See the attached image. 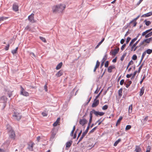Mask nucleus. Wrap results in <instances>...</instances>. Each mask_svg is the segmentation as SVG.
<instances>
[{"label":"nucleus","instance_id":"nucleus-20","mask_svg":"<svg viewBox=\"0 0 152 152\" xmlns=\"http://www.w3.org/2000/svg\"><path fill=\"white\" fill-rule=\"evenodd\" d=\"M72 142V141H68V142H67L66 144V148H69L71 145Z\"/></svg>","mask_w":152,"mask_h":152},{"label":"nucleus","instance_id":"nucleus-22","mask_svg":"<svg viewBox=\"0 0 152 152\" xmlns=\"http://www.w3.org/2000/svg\"><path fill=\"white\" fill-rule=\"evenodd\" d=\"M141 148H140V146L139 145H136V148L135 149V151L136 152H140L141 151Z\"/></svg>","mask_w":152,"mask_h":152},{"label":"nucleus","instance_id":"nucleus-52","mask_svg":"<svg viewBox=\"0 0 152 152\" xmlns=\"http://www.w3.org/2000/svg\"><path fill=\"white\" fill-rule=\"evenodd\" d=\"M102 91V89L101 90L100 92L95 97V99H97L99 97Z\"/></svg>","mask_w":152,"mask_h":152},{"label":"nucleus","instance_id":"nucleus-60","mask_svg":"<svg viewBox=\"0 0 152 152\" xmlns=\"http://www.w3.org/2000/svg\"><path fill=\"white\" fill-rule=\"evenodd\" d=\"M142 67L141 66H140L139 69H138V70L137 71V72L138 73H140V71H141V70L142 69Z\"/></svg>","mask_w":152,"mask_h":152},{"label":"nucleus","instance_id":"nucleus-17","mask_svg":"<svg viewBox=\"0 0 152 152\" xmlns=\"http://www.w3.org/2000/svg\"><path fill=\"white\" fill-rule=\"evenodd\" d=\"M140 39H139L132 46L130 50L131 51H133V49L136 46V45L140 41Z\"/></svg>","mask_w":152,"mask_h":152},{"label":"nucleus","instance_id":"nucleus-45","mask_svg":"<svg viewBox=\"0 0 152 152\" xmlns=\"http://www.w3.org/2000/svg\"><path fill=\"white\" fill-rule=\"evenodd\" d=\"M108 108V106L107 105H104L102 107V109L104 110H107Z\"/></svg>","mask_w":152,"mask_h":152},{"label":"nucleus","instance_id":"nucleus-23","mask_svg":"<svg viewBox=\"0 0 152 152\" xmlns=\"http://www.w3.org/2000/svg\"><path fill=\"white\" fill-rule=\"evenodd\" d=\"M63 63L62 62H61L57 66L56 69L57 70H58L60 69L62 66Z\"/></svg>","mask_w":152,"mask_h":152},{"label":"nucleus","instance_id":"nucleus-29","mask_svg":"<svg viewBox=\"0 0 152 152\" xmlns=\"http://www.w3.org/2000/svg\"><path fill=\"white\" fill-rule=\"evenodd\" d=\"M107 56L106 53H105V55L104 56L102 60V61H103L104 62L107 59Z\"/></svg>","mask_w":152,"mask_h":152},{"label":"nucleus","instance_id":"nucleus-14","mask_svg":"<svg viewBox=\"0 0 152 152\" xmlns=\"http://www.w3.org/2000/svg\"><path fill=\"white\" fill-rule=\"evenodd\" d=\"M54 129H53V130L51 131L52 134L50 137V140H53V138L55 137L56 134V132H55V130Z\"/></svg>","mask_w":152,"mask_h":152},{"label":"nucleus","instance_id":"nucleus-54","mask_svg":"<svg viewBox=\"0 0 152 152\" xmlns=\"http://www.w3.org/2000/svg\"><path fill=\"white\" fill-rule=\"evenodd\" d=\"M132 75V73L130 74H127L126 75V77L127 78H129Z\"/></svg>","mask_w":152,"mask_h":152},{"label":"nucleus","instance_id":"nucleus-27","mask_svg":"<svg viewBox=\"0 0 152 152\" xmlns=\"http://www.w3.org/2000/svg\"><path fill=\"white\" fill-rule=\"evenodd\" d=\"M132 104H131L129 106L128 110V113H130L132 112Z\"/></svg>","mask_w":152,"mask_h":152},{"label":"nucleus","instance_id":"nucleus-63","mask_svg":"<svg viewBox=\"0 0 152 152\" xmlns=\"http://www.w3.org/2000/svg\"><path fill=\"white\" fill-rule=\"evenodd\" d=\"M58 124V123L57 122V121H56L53 124V126H56Z\"/></svg>","mask_w":152,"mask_h":152},{"label":"nucleus","instance_id":"nucleus-32","mask_svg":"<svg viewBox=\"0 0 152 152\" xmlns=\"http://www.w3.org/2000/svg\"><path fill=\"white\" fill-rule=\"evenodd\" d=\"M143 42H144V43L145 42H146L147 43H149L150 42L149 38L145 39L143 41Z\"/></svg>","mask_w":152,"mask_h":152},{"label":"nucleus","instance_id":"nucleus-56","mask_svg":"<svg viewBox=\"0 0 152 152\" xmlns=\"http://www.w3.org/2000/svg\"><path fill=\"white\" fill-rule=\"evenodd\" d=\"M125 39H122L121 41H120V43L121 44H124V42H125Z\"/></svg>","mask_w":152,"mask_h":152},{"label":"nucleus","instance_id":"nucleus-33","mask_svg":"<svg viewBox=\"0 0 152 152\" xmlns=\"http://www.w3.org/2000/svg\"><path fill=\"white\" fill-rule=\"evenodd\" d=\"M152 35V31L149 32L145 36V37L146 38L151 37Z\"/></svg>","mask_w":152,"mask_h":152},{"label":"nucleus","instance_id":"nucleus-30","mask_svg":"<svg viewBox=\"0 0 152 152\" xmlns=\"http://www.w3.org/2000/svg\"><path fill=\"white\" fill-rule=\"evenodd\" d=\"M121 141V139L119 138V139H118L114 143V146H117V145L118 144L119 142H120Z\"/></svg>","mask_w":152,"mask_h":152},{"label":"nucleus","instance_id":"nucleus-24","mask_svg":"<svg viewBox=\"0 0 152 152\" xmlns=\"http://www.w3.org/2000/svg\"><path fill=\"white\" fill-rule=\"evenodd\" d=\"M152 30V28L148 29V30H146L145 31L143 32L142 34V36H144V35L145 36V35L146 34L148 33L149 32L151 31Z\"/></svg>","mask_w":152,"mask_h":152},{"label":"nucleus","instance_id":"nucleus-21","mask_svg":"<svg viewBox=\"0 0 152 152\" xmlns=\"http://www.w3.org/2000/svg\"><path fill=\"white\" fill-rule=\"evenodd\" d=\"M126 81H128V83L125 85L126 87V88H128L130 85L132 83V81L131 80H130L129 79H127L126 80Z\"/></svg>","mask_w":152,"mask_h":152},{"label":"nucleus","instance_id":"nucleus-12","mask_svg":"<svg viewBox=\"0 0 152 152\" xmlns=\"http://www.w3.org/2000/svg\"><path fill=\"white\" fill-rule=\"evenodd\" d=\"M90 128V126H88L86 128V129L85 130V132H83L82 134V135L81 137L82 138H83L84 137L86 134H87L88 130Z\"/></svg>","mask_w":152,"mask_h":152},{"label":"nucleus","instance_id":"nucleus-57","mask_svg":"<svg viewBox=\"0 0 152 152\" xmlns=\"http://www.w3.org/2000/svg\"><path fill=\"white\" fill-rule=\"evenodd\" d=\"M11 53L13 54L14 55L17 53V52L16 51L15 49H14L11 51Z\"/></svg>","mask_w":152,"mask_h":152},{"label":"nucleus","instance_id":"nucleus-61","mask_svg":"<svg viewBox=\"0 0 152 152\" xmlns=\"http://www.w3.org/2000/svg\"><path fill=\"white\" fill-rule=\"evenodd\" d=\"M44 88L45 90V91H48V87L47 86V84H46L44 86Z\"/></svg>","mask_w":152,"mask_h":152},{"label":"nucleus","instance_id":"nucleus-26","mask_svg":"<svg viewBox=\"0 0 152 152\" xmlns=\"http://www.w3.org/2000/svg\"><path fill=\"white\" fill-rule=\"evenodd\" d=\"M123 91V89L121 88L118 91V95L120 97H121L122 96V92Z\"/></svg>","mask_w":152,"mask_h":152},{"label":"nucleus","instance_id":"nucleus-44","mask_svg":"<svg viewBox=\"0 0 152 152\" xmlns=\"http://www.w3.org/2000/svg\"><path fill=\"white\" fill-rule=\"evenodd\" d=\"M25 30L30 31L31 30V27L28 26H27L25 28Z\"/></svg>","mask_w":152,"mask_h":152},{"label":"nucleus","instance_id":"nucleus-58","mask_svg":"<svg viewBox=\"0 0 152 152\" xmlns=\"http://www.w3.org/2000/svg\"><path fill=\"white\" fill-rule=\"evenodd\" d=\"M42 114L43 116H46L48 115L47 113L45 112H42Z\"/></svg>","mask_w":152,"mask_h":152},{"label":"nucleus","instance_id":"nucleus-8","mask_svg":"<svg viewBox=\"0 0 152 152\" xmlns=\"http://www.w3.org/2000/svg\"><path fill=\"white\" fill-rule=\"evenodd\" d=\"M12 116L15 117L16 119L18 121L20 120L22 117V116L19 113H14Z\"/></svg>","mask_w":152,"mask_h":152},{"label":"nucleus","instance_id":"nucleus-49","mask_svg":"<svg viewBox=\"0 0 152 152\" xmlns=\"http://www.w3.org/2000/svg\"><path fill=\"white\" fill-rule=\"evenodd\" d=\"M122 118L123 117L122 116H120L119 118V119L117 121V123H118L119 124L120 123L122 119Z\"/></svg>","mask_w":152,"mask_h":152},{"label":"nucleus","instance_id":"nucleus-38","mask_svg":"<svg viewBox=\"0 0 152 152\" xmlns=\"http://www.w3.org/2000/svg\"><path fill=\"white\" fill-rule=\"evenodd\" d=\"M134 62L132 60L130 61L129 63H128V66L127 67L126 69H127L129 66H130L131 65H132L133 64Z\"/></svg>","mask_w":152,"mask_h":152},{"label":"nucleus","instance_id":"nucleus-4","mask_svg":"<svg viewBox=\"0 0 152 152\" xmlns=\"http://www.w3.org/2000/svg\"><path fill=\"white\" fill-rule=\"evenodd\" d=\"M21 88L20 94L26 96H28V93L24 90L22 86H21Z\"/></svg>","mask_w":152,"mask_h":152},{"label":"nucleus","instance_id":"nucleus-40","mask_svg":"<svg viewBox=\"0 0 152 152\" xmlns=\"http://www.w3.org/2000/svg\"><path fill=\"white\" fill-rule=\"evenodd\" d=\"M39 38L41 40H42L45 43L46 42V39L44 37H40Z\"/></svg>","mask_w":152,"mask_h":152},{"label":"nucleus","instance_id":"nucleus-50","mask_svg":"<svg viewBox=\"0 0 152 152\" xmlns=\"http://www.w3.org/2000/svg\"><path fill=\"white\" fill-rule=\"evenodd\" d=\"M126 44L124 43L123 44V45L122 46L121 48V50L123 51L124 49V48L126 47Z\"/></svg>","mask_w":152,"mask_h":152},{"label":"nucleus","instance_id":"nucleus-62","mask_svg":"<svg viewBox=\"0 0 152 152\" xmlns=\"http://www.w3.org/2000/svg\"><path fill=\"white\" fill-rule=\"evenodd\" d=\"M82 130H81L80 132H79V133L78 135H77V139H78V138L80 137V136L81 134H82Z\"/></svg>","mask_w":152,"mask_h":152},{"label":"nucleus","instance_id":"nucleus-59","mask_svg":"<svg viewBox=\"0 0 152 152\" xmlns=\"http://www.w3.org/2000/svg\"><path fill=\"white\" fill-rule=\"evenodd\" d=\"M145 55H146L145 53V52H143L142 54L141 58L143 59L144 56Z\"/></svg>","mask_w":152,"mask_h":152},{"label":"nucleus","instance_id":"nucleus-10","mask_svg":"<svg viewBox=\"0 0 152 152\" xmlns=\"http://www.w3.org/2000/svg\"><path fill=\"white\" fill-rule=\"evenodd\" d=\"M12 9L15 12H17L18 10L19 7L16 3H15L13 4Z\"/></svg>","mask_w":152,"mask_h":152},{"label":"nucleus","instance_id":"nucleus-25","mask_svg":"<svg viewBox=\"0 0 152 152\" xmlns=\"http://www.w3.org/2000/svg\"><path fill=\"white\" fill-rule=\"evenodd\" d=\"M33 143H32L31 145H28V149L31 151H32L33 150Z\"/></svg>","mask_w":152,"mask_h":152},{"label":"nucleus","instance_id":"nucleus-18","mask_svg":"<svg viewBox=\"0 0 152 152\" xmlns=\"http://www.w3.org/2000/svg\"><path fill=\"white\" fill-rule=\"evenodd\" d=\"M63 70H61L59 71L56 74V75L57 77H59L63 75Z\"/></svg>","mask_w":152,"mask_h":152},{"label":"nucleus","instance_id":"nucleus-35","mask_svg":"<svg viewBox=\"0 0 152 152\" xmlns=\"http://www.w3.org/2000/svg\"><path fill=\"white\" fill-rule=\"evenodd\" d=\"M97 126H96L94 127L92 129H91L89 133V134L92 133L94 132L95 130L97 129Z\"/></svg>","mask_w":152,"mask_h":152},{"label":"nucleus","instance_id":"nucleus-15","mask_svg":"<svg viewBox=\"0 0 152 152\" xmlns=\"http://www.w3.org/2000/svg\"><path fill=\"white\" fill-rule=\"evenodd\" d=\"M152 15V11L148 13L142 15L141 16L142 17H148Z\"/></svg>","mask_w":152,"mask_h":152},{"label":"nucleus","instance_id":"nucleus-36","mask_svg":"<svg viewBox=\"0 0 152 152\" xmlns=\"http://www.w3.org/2000/svg\"><path fill=\"white\" fill-rule=\"evenodd\" d=\"M126 54V53H124L122 55V56L121 58V59H120V60L121 61H123L124 60V58L125 57V56Z\"/></svg>","mask_w":152,"mask_h":152},{"label":"nucleus","instance_id":"nucleus-3","mask_svg":"<svg viewBox=\"0 0 152 152\" xmlns=\"http://www.w3.org/2000/svg\"><path fill=\"white\" fill-rule=\"evenodd\" d=\"M7 100V98L4 96H2L0 99L1 103H3V109H4L6 107Z\"/></svg>","mask_w":152,"mask_h":152},{"label":"nucleus","instance_id":"nucleus-37","mask_svg":"<svg viewBox=\"0 0 152 152\" xmlns=\"http://www.w3.org/2000/svg\"><path fill=\"white\" fill-rule=\"evenodd\" d=\"M120 84L121 85H122L123 84L125 85H126V83L124 82V79H122L120 81Z\"/></svg>","mask_w":152,"mask_h":152},{"label":"nucleus","instance_id":"nucleus-55","mask_svg":"<svg viewBox=\"0 0 152 152\" xmlns=\"http://www.w3.org/2000/svg\"><path fill=\"white\" fill-rule=\"evenodd\" d=\"M10 47L9 44H8L7 46H6L5 48V49L6 50H9V48Z\"/></svg>","mask_w":152,"mask_h":152},{"label":"nucleus","instance_id":"nucleus-34","mask_svg":"<svg viewBox=\"0 0 152 152\" xmlns=\"http://www.w3.org/2000/svg\"><path fill=\"white\" fill-rule=\"evenodd\" d=\"M101 118L100 119H99V120H98V121H97L95 123V125H96V124L97 123H98V125H100L102 123V122L104 120V119H103L102 121H100V120H101Z\"/></svg>","mask_w":152,"mask_h":152},{"label":"nucleus","instance_id":"nucleus-11","mask_svg":"<svg viewBox=\"0 0 152 152\" xmlns=\"http://www.w3.org/2000/svg\"><path fill=\"white\" fill-rule=\"evenodd\" d=\"M140 35V34H138L137 35L135 38L132 39L131 40V42H130V43H129V46H132V45L134 42L137 39L138 37H139V36Z\"/></svg>","mask_w":152,"mask_h":152},{"label":"nucleus","instance_id":"nucleus-46","mask_svg":"<svg viewBox=\"0 0 152 152\" xmlns=\"http://www.w3.org/2000/svg\"><path fill=\"white\" fill-rule=\"evenodd\" d=\"M8 18L7 17H0V22L1 21H3L4 20H6Z\"/></svg>","mask_w":152,"mask_h":152},{"label":"nucleus","instance_id":"nucleus-9","mask_svg":"<svg viewBox=\"0 0 152 152\" xmlns=\"http://www.w3.org/2000/svg\"><path fill=\"white\" fill-rule=\"evenodd\" d=\"M93 111H94V114L96 116H98V115L102 116L104 114V113L103 112L96 111L95 110H93Z\"/></svg>","mask_w":152,"mask_h":152},{"label":"nucleus","instance_id":"nucleus-51","mask_svg":"<svg viewBox=\"0 0 152 152\" xmlns=\"http://www.w3.org/2000/svg\"><path fill=\"white\" fill-rule=\"evenodd\" d=\"M131 38L129 37H127L126 40V44H127L129 42V41L131 40Z\"/></svg>","mask_w":152,"mask_h":152},{"label":"nucleus","instance_id":"nucleus-41","mask_svg":"<svg viewBox=\"0 0 152 152\" xmlns=\"http://www.w3.org/2000/svg\"><path fill=\"white\" fill-rule=\"evenodd\" d=\"M151 50H150V49H147L146 50H145V51H144V52L146 54V53H147L148 54H150L151 53Z\"/></svg>","mask_w":152,"mask_h":152},{"label":"nucleus","instance_id":"nucleus-2","mask_svg":"<svg viewBox=\"0 0 152 152\" xmlns=\"http://www.w3.org/2000/svg\"><path fill=\"white\" fill-rule=\"evenodd\" d=\"M7 129L8 130L10 129L8 132L9 137L13 140H14L15 139L16 136L15 132L11 127L9 128H8Z\"/></svg>","mask_w":152,"mask_h":152},{"label":"nucleus","instance_id":"nucleus-43","mask_svg":"<svg viewBox=\"0 0 152 152\" xmlns=\"http://www.w3.org/2000/svg\"><path fill=\"white\" fill-rule=\"evenodd\" d=\"M100 64V62H99L98 60H97L96 61V65L95 67L98 68Z\"/></svg>","mask_w":152,"mask_h":152},{"label":"nucleus","instance_id":"nucleus-53","mask_svg":"<svg viewBox=\"0 0 152 152\" xmlns=\"http://www.w3.org/2000/svg\"><path fill=\"white\" fill-rule=\"evenodd\" d=\"M128 27H130V26L127 23L124 26V28L125 29H126Z\"/></svg>","mask_w":152,"mask_h":152},{"label":"nucleus","instance_id":"nucleus-6","mask_svg":"<svg viewBox=\"0 0 152 152\" xmlns=\"http://www.w3.org/2000/svg\"><path fill=\"white\" fill-rule=\"evenodd\" d=\"M88 121L85 118H83L80 119L79 120V124L82 126H84L85 124H86Z\"/></svg>","mask_w":152,"mask_h":152},{"label":"nucleus","instance_id":"nucleus-42","mask_svg":"<svg viewBox=\"0 0 152 152\" xmlns=\"http://www.w3.org/2000/svg\"><path fill=\"white\" fill-rule=\"evenodd\" d=\"M137 58V56L136 54H134L133 55L132 57V59L133 60H136Z\"/></svg>","mask_w":152,"mask_h":152},{"label":"nucleus","instance_id":"nucleus-64","mask_svg":"<svg viewBox=\"0 0 152 152\" xmlns=\"http://www.w3.org/2000/svg\"><path fill=\"white\" fill-rule=\"evenodd\" d=\"M143 0H140L139 2L137 4V6H138L139 5L140 3Z\"/></svg>","mask_w":152,"mask_h":152},{"label":"nucleus","instance_id":"nucleus-48","mask_svg":"<svg viewBox=\"0 0 152 152\" xmlns=\"http://www.w3.org/2000/svg\"><path fill=\"white\" fill-rule=\"evenodd\" d=\"M109 62L108 61H106L104 64V67H108L109 65Z\"/></svg>","mask_w":152,"mask_h":152},{"label":"nucleus","instance_id":"nucleus-13","mask_svg":"<svg viewBox=\"0 0 152 152\" xmlns=\"http://www.w3.org/2000/svg\"><path fill=\"white\" fill-rule=\"evenodd\" d=\"M115 68V66L114 65H112L109 66L107 69L108 72L109 73L112 72V69Z\"/></svg>","mask_w":152,"mask_h":152},{"label":"nucleus","instance_id":"nucleus-19","mask_svg":"<svg viewBox=\"0 0 152 152\" xmlns=\"http://www.w3.org/2000/svg\"><path fill=\"white\" fill-rule=\"evenodd\" d=\"M145 89V87L143 86L141 88L139 92V95L140 96H142L143 95L144 93Z\"/></svg>","mask_w":152,"mask_h":152},{"label":"nucleus","instance_id":"nucleus-5","mask_svg":"<svg viewBox=\"0 0 152 152\" xmlns=\"http://www.w3.org/2000/svg\"><path fill=\"white\" fill-rule=\"evenodd\" d=\"M34 14L32 13L31 15L28 16V19L29 22L32 23L35 22V20L34 19Z\"/></svg>","mask_w":152,"mask_h":152},{"label":"nucleus","instance_id":"nucleus-16","mask_svg":"<svg viewBox=\"0 0 152 152\" xmlns=\"http://www.w3.org/2000/svg\"><path fill=\"white\" fill-rule=\"evenodd\" d=\"M119 48H118L117 49H115L113 51H112L111 52L112 54L113 55L115 56L116 54L119 51Z\"/></svg>","mask_w":152,"mask_h":152},{"label":"nucleus","instance_id":"nucleus-47","mask_svg":"<svg viewBox=\"0 0 152 152\" xmlns=\"http://www.w3.org/2000/svg\"><path fill=\"white\" fill-rule=\"evenodd\" d=\"M151 147L150 146H148L147 147L146 152H150Z\"/></svg>","mask_w":152,"mask_h":152},{"label":"nucleus","instance_id":"nucleus-31","mask_svg":"<svg viewBox=\"0 0 152 152\" xmlns=\"http://www.w3.org/2000/svg\"><path fill=\"white\" fill-rule=\"evenodd\" d=\"M144 22L145 23L146 26H148L151 24V22L150 21H147L146 20H144Z\"/></svg>","mask_w":152,"mask_h":152},{"label":"nucleus","instance_id":"nucleus-1","mask_svg":"<svg viewBox=\"0 0 152 152\" xmlns=\"http://www.w3.org/2000/svg\"><path fill=\"white\" fill-rule=\"evenodd\" d=\"M65 7L66 5L65 4H60L53 6L52 9L53 13H60L62 12Z\"/></svg>","mask_w":152,"mask_h":152},{"label":"nucleus","instance_id":"nucleus-7","mask_svg":"<svg viewBox=\"0 0 152 152\" xmlns=\"http://www.w3.org/2000/svg\"><path fill=\"white\" fill-rule=\"evenodd\" d=\"M99 101L98 99H94V102L92 104V107H96L99 104Z\"/></svg>","mask_w":152,"mask_h":152},{"label":"nucleus","instance_id":"nucleus-39","mask_svg":"<svg viewBox=\"0 0 152 152\" xmlns=\"http://www.w3.org/2000/svg\"><path fill=\"white\" fill-rule=\"evenodd\" d=\"M131 128V126L130 125H127L125 129V130L126 131L130 129Z\"/></svg>","mask_w":152,"mask_h":152},{"label":"nucleus","instance_id":"nucleus-28","mask_svg":"<svg viewBox=\"0 0 152 152\" xmlns=\"http://www.w3.org/2000/svg\"><path fill=\"white\" fill-rule=\"evenodd\" d=\"M137 72V70L135 71L132 74V77H131V80H132L134 79Z\"/></svg>","mask_w":152,"mask_h":152}]
</instances>
